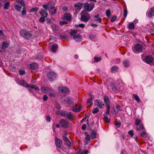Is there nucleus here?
Instances as JSON below:
<instances>
[{"label": "nucleus", "mask_w": 154, "mask_h": 154, "mask_svg": "<svg viewBox=\"0 0 154 154\" xmlns=\"http://www.w3.org/2000/svg\"><path fill=\"white\" fill-rule=\"evenodd\" d=\"M20 35L26 40H29L32 36V35L26 29H22L20 31Z\"/></svg>", "instance_id": "f257e3e1"}, {"label": "nucleus", "mask_w": 154, "mask_h": 154, "mask_svg": "<svg viewBox=\"0 0 154 154\" xmlns=\"http://www.w3.org/2000/svg\"><path fill=\"white\" fill-rule=\"evenodd\" d=\"M81 20L84 22H87L91 19L90 14L84 10H83L81 12Z\"/></svg>", "instance_id": "f03ea898"}, {"label": "nucleus", "mask_w": 154, "mask_h": 154, "mask_svg": "<svg viewBox=\"0 0 154 154\" xmlns=\"http://www.w3.org/2000/svg\"><path fill=\"white\" fill-rule=\"evenodd\" d=\"M94 7V4L93 2H91L89 4L85 3L84 4V8L85 11L90 12L93 10Z\"/></svg>", "instance_id": "7ed1b4c3"}, {"label": "nucleus", "mask_w": 154, "mask_h": 154, "mask_svg": "<svg viewBox=\"0 0 154 154\" xmlns=\"http://www.w3.org/2000/svg\"><path fill=\"white\" fill-rule=\"evenodd\" d=\"M104 100L105 105H106V108H107L106 113L107 114H108L110 112V102L109 101V97L106 95H105L104 96Z\"/></svg>", "instance_id": "20e7f679"}, {"label": "nucleus", "mask_w": 154, "mask_h": 154, "mask_svg": "<svg viewBox=\"0 0 154 154\" xmlns=\"http://www.w3.org/2000/svg\"><path fill=\"white\" fill-rule=\"evenodd\" d=\"M144 61L151 66L154 65V58L152 56H146Z\"/></svg>", "instance_id": "39448f33"}, {"label": "nucleus", "mask_w": 154, "mask_h": 154, "mask_svg": "<svg viewBox=\"0 0 154 154\" xmlns=\"http://www.w3.org/2000/svg\"><path fill=\"white\" fill-rule=\"evenodd\" d=\"M67 133H65L63 135L62 137L63 138V140L65 142V144L67 147L69 148H70L71 146V143L67 136Z\"/></svg>", "instance_id": "423d86ee"}, {"label": "nucleus", "mask_w": 154, "mask_h": 154, "mask_svg": "<svg viewBox=\"0 0 154 154\" xmlns=\"http://www.w3.org/2000/svg\"><path fill=\"white\" fill-rule=\"evenodd\" d=\"M56 74L53 72H50L48 73L47 77L50 81L55 80L56 78Z\"/></svg>", "instance_id": "0eeeda50"}, {"label": "nucleus", "mask_w": 154, "mask_h": 154, "mask_svg": "<svg viewBox=\"0 0 154 154\" xmlns=\"http://www.w3.org/2000/svg\"><path fill=\"white\" fill-rule=\"evenodd\" d=\"M143 47L141 45L139 44H136L133 49L134 52L135 53H137L138 52H141L142 50Z\"/></svg>", "instance_id": "6e6552de"}, {"label": "nucleus", "mask_w": 154, "mask_h": 154, "mask_svg": "<svg viewBox=\"0 0 154 154\" xmlns=\"http://www.w3.org/2000/svg\"><path fill=\"white\" fill-rule=\"evenodd\" d=\"M62 102L63 103L71 104L73 103V99L70 97H67L63 100L62 101Z\"/></svg>", "instance_id": "1a4fd4ad"}, {"label": "nucleus", "mask_w": 154, "mask_h": 154, "mask_svg": "<svg viewBox=\"0 0 154 154\" xmlns=\"http://www.w3.org/2000/svg\"><path fill=\"white\" fill-rule=\"evenodd\" d=\"M62 19L64 20H66L68 22L70 21L72 19V16L68 13H66L62 17Z\"/></svg>", "instance_id": "9d476101"}, {"label": "nucleus", "mask_w": 154, "mask_h": 154, "mask_svg": "<svg viewBox=\"0 0 154 154\" xmlns=\"http://www.w3.org/2000/svg\"><path fill=\"white\" fill-rule=\"evenodd\" d=\"M55 143L56 146L59 149H61L63 146L62 141L60 139L56 137L55 139Z\"/></svg>", "instance_id": "9b49d317"}, {"label": "nucleus", "mask_w": 154, "mask_h": 154, "mask_svg": "<svg viewBox=\"0 0 154 154\" xmlns=\"http://www.w3.org/2000/svg\"><path fill=\"white\" fill-rule=\"evenodd\" d=\"M60 124L62 128H67L68 126V122L66 120L62 119L60 121Z\"/></svg>", "instance_id": "f8f14e48"}, {"label": "nucleus", "mask_w": 154, "mask_h": 154, "mask_svg": "<svg viewBox=\"0 0 154 154\" xmlns=\"http://www.w3.org/2000/svg\"><path fill=\"white\" fill-rule=\"evenodd\" d=\"M94 104L95 106L101 109L104 106V104L103 103L102 101L99 99H97L95 100Z\"/></svg>", "instance_id": "ddd939ff"}, {"label": "nucleus", "mask_w": 154, "mask_h": 154, "mask_svg": "<svg viewBox=\"0 0 154 154\" xmlns=\"http://www.w3.org/2000/svg\"><path fill=\"white\" fill-rule=\"evenodd\" d=\"M56 114L57 115H60L64 117H66L68 116V112L66 111L61 110L57 112Z\"/></svg>", "instance_id": "4468645a"}, {"label": "nucleus", "mask_w": 154, "mask_h": 154, "mask_svg": "<svg viewBox=\"0 0 154 154\" xmlns=\"http://www.w3.org/2000/svg\"><path fill=\"white\" fill-rule=\"evenodd\" d=\"M73 38L76 41L80 42L82 39V36L79 34H78L73 36Z\"/></svg>", "instance_id": "2eb2a0df"}, {"label": "nucleus", "mask_w": 154, "mask_h": 154, "mask_svg": "<svg viewBox=\"0 0 154 154\" xmlns=\"http://www.w3.org/2000/svg\"><path fill=\"white\" fill-rule=\"evenodd\" d=\"M58 90L60 92L63 94L67 93L69 91L68 88L64 87H59Z\"/></svg>", "instance_id": "dca6fc26"}, {"label": "nucleus", "mask_w": 154, "mask_h": 154, "mask_svg": "<svg viewBox=\"0 0 154 154\" xmlns=\"http://www.w3.org/2000/svg\"><path fill=\"white\" fill-rule=\"evenodd\" d=\"M41 89V91L44 93H47L51 91V89L46 86L42 87Z\"/></svg>", "instance_id": "f3484780"}, {"label": "nucleus", "mask_w": 154, "mask_h": 154, "mask_svg": "<svg viewBox=\"0 0 154 154\" xmlns=\"http://www.w3.org/2000/svg\"><path fill=\"white\" fill-rule=\"evenodd\" d=\"M42 16L44 17H47L48 14V13L46 11V10L41 9V11L39 13Z\"/></svg>", "instance_id": "a211bd4d"}, {"label": "nucleus", "mask_w": 154, "mask_h": 154, "mask_svg": "<svg viewBox=\"0 0 154 154\" xmlns=\"http://www.w3.org/2000/svg\"><path fill=\"white\" fill-rule=\"evenodd\" d=\"M82 4L81 2H78L76 3L74 5V7L79 10H80L82 8Z\"/></svg>", "instance_id": "6ab92c4d"}, {"label": "nucleus", "mask_w": 154, "mask_h": 154, "mask_svg": "<svg viewBox=\"0 0 154 154\" xmlns=\"http://www.w3.org/2000/svg\"><path fill=\"white\" fill-rule=\"evenodd\" d=\"M9 44L7 42H4L2 44V48L3 50H5L9 47Z\"/></svg>", "instance_id": "aec40b11"}, {"label": "nucleus", "mask_w": 154, "mask_h": 154, "mask_svg": "<svg viewBox=\"0 0 154 154\" xmlns=\"http://www.w3.org/2000/svg\"><path fill=\"white\" fill-rule=\"evenodd\" d=\"M99 14H97L96 15L94 16V20L95 21H98L100 23L102 22V19L101 18L99 17Z\"/></svg>", "instance_id": "412c9836"}, {"label": "nucleus", "mask_w": 154, "mask_h": 154, "mask_svg": "<svg viewBox=\"0 0 154 154\" xmlns=\"http://www.w3.org/2000/svg\"><path fill=\"white\" fill-rule=\"evenodd\" d=\"M30 66L31 69L34 70L38 67V64L36 63H34L30 64Z\"/></svg>", "instance_id": "4be33fe9"}, {"label": "nucleus", "mask_w": 154, "mask_h": 154, "mask_svg": "<svg viewBox=\"0 0 154 154\" xmlns=\"http://www.w3.org/2000/svg\"><path fill=\"white\" fill-rule=\"evenodd\" d=\"M19 85L23 86L25 87H27L28 85L24 80H21L19 83Z\"/></svg>", "instance_id": "5701e85b"}, {"label": "nucleus", "mask_w": 154, "mask_h": 154, "mask_svg": "<svg viewBox=\"0 0 154 154\" xmlns=\"http://www.w3.org/2000/svg\"><path fill=\"white\" fill-rule=\"evenodd\" d=\"M154 15V8H152L149 13L148 16L150 18H151Z\"/></svg>", "instance_id": "b1692460"}, {"label": "nucleus", "mask_w": 154, "mask_h": 154, "mask_svg": "<svg viewBox=\"0 0 154 154\" xmlns=\"http://www.w3.org/2000/svg\"><path fill=\"white\" fill-rule=\"evenodd\" d=\"M57 45L55 43L53 44L52 47L51 51L54 52H55L57 50Z\"/></svg>", "instance_id": "393cba45"}, {"label": "nucleus", "mask_w": 154, "mask_h": 154, "mask_svg": "<svg viewBox=\"0 0 154 154\" xmlns=\"http://www.w3.org/2000/svg\"><path fill=\"white\" fill-rule=\"evenodd\" d=\"M91 136V138L92 139H94L97 136L96 132L94 130H92Z\"/></svg>", "instance_id": "a878e982"}, {"label": "nucleus", "mask_w": 154, "mask_h": 154, "mask_svg": "<svg viewBox=\"0 0 154 154\" xmlns=\"http://www.w3.org/2000/svg\"><path fill=\"white\" fill-rule=\"evenodd\" d=\"M16 2L23 7H25L26 5L25 2L23 0H16Z\"/></svg>", "instance_id": "bb28decb"}, {"label": "nucleus", "mask_w": 154, "mask_h": 154, "mask_svg": "<svg viewBox=\"0 0 154 154\" xmlns=\"http://www.w3.org/2000/svg\"><path fill=\"white\" fill-rule=\"evenodd\" d=\"M80 109L81 108L80 106H76L73 107L72 110L74 112H77L80 111Z\"/></svg>", "instance_id": "cd10ccee"}, {"label": "nucleus", "mask_w": 154, "mask_h": 154, "mask_svg": "<svg viewBox=\"0 0 154 154\" xmlns=\"http://www.w3.org/2000/svg\"><path fill=\"white\" fill-rule=\"evenodd\" d=\"M77 31L78 30H77L72 29L70 33V35L73 37V36L76 35L77 33Z\"/></svg>", "instance_id": "c85d7f7f"}, {"label": "nucleus", "mask_w": 154, "mask_h": 154, "mask_svg": "<svg viewBox=\"0 0 154 154\" xmlns=\"http://www.w3.org/2000/svg\"><path fill=\"white\" fill-rule=\"evenodd\" d=\"M133 96L137 103H139L140 102V99L139 96L137 94H134L133 95Z\"/></svg>", "instance_id": "c756f323"}, {"label": "nucleus", "mask_w": 154, "mask_h": 154, "mask_svg": "<svg viewBox=\"0 0 154 154\" xmlns=\"http://www.w3.org/2000/svg\"><path fill=\"white\" fill-rule=\"evenodd\" d=\"M92 97L91 98H90L88 99L87 101V103L88 105H91L93 104L92 101L93 100V97Z\"/></svg>", "instance_id": "7c9ffc66"}, {"label": "nucleus", "mask_w": 154, "mask_h": 154, "mask_svg": "<svg viewBox=\"0 0 154 154\" xmlns=\"http://www.w3.org/2000/svg\"><path fill=\"white\" fill-rule=\"evenodd\" d=\"M84 134H85L86 137H85V140L87 141H89L90 139V135L87 132H85L84 133Z\"/></svg>", "instance_id": "2f4dec72"}, {"label": "nucleus", "mask_w": 154, "mask_h": 154, "mask_svg": "<svg viewBox=\"0 0 154 154\" xmlns=\"http://www.w3.org/2000/svg\"><path fill=\"white\" fill-rule=\"evenodd\" d=\"M134 24L133 23H131L128 25V28L129 29H134Z\"/></svg>", "instance_id": "473e14b6"}, {"label": "nucleus", "mask_w": 154, "mask_h": 154, "mask_svg": "<svg viewBox=\"0 0 154 154\" xmlns=\"http://www.w3.org/2000/svg\"><path fill=\"white\" fill-rule=\"evenodd\" d=\"M39 8L38 7L33 8H32L29 11L30 12H37L38 11Z\"/></svg>", "instance_id": "72a5a7b5"}, {"label": "nucleus", "mask_w": 154, "mask_h": 154, "mask_svg": "<svg viewBox=\"0 0 154 154\" xmlns=\"http://www.w3.org/2000/svg\"><path fill=\"white\" fill-rule=\"evenodd\" d=\"M67 117V119L69 120H71L73 117V113L72 112H69V114L68 113V116Z\"/></svg>", "instance_id": "f704fd0d"}, {"label": "nucleus", "mask_w": 154, "mask_h": 154, "mask_svg": "<svg viewBox=\"0 0 154 154\" xmlns=\"http://www.w3.org/2000/svg\"><path fill=\"white\" fill-rule=\"evenodd\" d=\"M10 4V2L8 1L5 3L4 7V9H8V7L9 6Z\"/></svg>", "instance_id": "c9c22d12"}, {"label": "nucleus", "mask_w": 154, "mask_h": 154, "mask_svg": "<svg viewBox=\"0 0 154 154\" xmlns=\"http://www.w3.org/2000/svg\"><path fill=\"white\" fill-rule=\"evenodd\" d=\"M144 126L142 124H141L139 127H136V130L137 131H141L144 129Z\"/></svg>", "instance_id": "e433bc0d"}, {"label": "nucleus", "mask_w": 154, "mask_h": 154, "mask_svg": "<svg viewBox=\"0 0 154 154\" xmlns=\"http://www.w3.org/2000/svg\"><path fill=\"white\" fill-rule=\"evenodd\" d=\"M49 4H50V2H48L46 4L43 5L42 7L45 9V10H47L48 7L49 6Z\"/></svg>", "instance_id": "4c0bfd02"}, {"label": "nucleus", "mask_w": 154, "mask_h": 154, "mask_svg": "<svg viewBox=\"0 0 154 154\" xmlns=\"http://www.w3.org/2000/svg\"><path fill=\"white\" fill-rule=\"evenodd\" d=\"M106 15L107 17L109 18L111 16V11L109 9H107L106 11Z\"/></svg>", "instance_id": "58836bf2"}, {"label": "nucleus", "mask_w": 154, "mask_h": 154, "mask_svg": "<svg viewBox=\"0 0 154 154\" xmlns=\"http://www.w3.org/2000/svg\"><path fill=\"white\" fill-rule=\"evenodd\" d=\"M15 8L17 11H20L22 9V7L18 5H15Z\"/></svg>", "instance_id": "ea45409f"}, {"label": "nucleus", "mask_w": 154, "mask_h": 154, "mask_svg": "<svg viewBox=\"0 0 154 154\" xmlns=\"http://www.w3.org/2000/svg\"><path fill=\"white\" fill-rule=\"evenodd\" d=\"M115 125L116 127L117 128H119L121 125V122L120 121H117L115 123Z\"/></svg>", "instance_id": "a19ab883"}, {"label": "nucleus", "mask_w": 154, "mask_h": 154, "mask_svg": "<svg viewBox=\"0 0 154 154\" xmlns=\"http://www.w3.org/2000/svg\"><path fill=\"white\" fill-rule=\"evenodd\" d=\"M123 64L124 66L126 67H127L129 65V62L128 60H125L123 62Z\"/></svg>", "instance_id": "79ce46f5"}, {"label": "nucleus", "mask_w": 154, "mask_h": 154, "mask_svg": "<svg viewBox=\"0 0 154 154\" xmlns=\"http://www.w3.org/2000/svg\"><path fill=\"white\" fill-rule=\"evenodd\" d=\"M94 61L96 62L100 61L101 59V57H94Z\"/></svg>", "instance_id": "37998d69"}, {"label": "nucleus", "mask_w": 154, "mask_h": 154, "mask_svg": "<svg viewBox=\"0 0 154 154\" xmlns=\"http://www.w3.org/2000/svg\"><path fill=\"white\" fill-rule=\"evenodd\" d=\"M46 18V17L42 16V17H41L39 19V22L42 23H44L45 20V18Z\"/></svg>", "instance_id": "c03bdc74"}, {"label": "nucleus", "mask_w": 154, "mask_h": 154, "mask_svg": "<svg viewBox=\"0 0 154 154\" xmlns=\"http://www.w3.org/2000/svg\"><path fill=\"white\" fill-rule=\"evenodd\" d=\"M31 88H32V89H34L36 91H39V88L36 86V85H31Z\"/></svg>", "instance_id": "a18cd8bd"}, {"label": "nucleus", "mask_w": 154, "mask_h": 154, "mask_svg": "<svg viewBox=\"0 0 154 154\" xmlns=\"http://www.w3.org/2000/svg\"><path fill=\"white\" fill-rule=\"evenodd\" d=\"M141 122L140 119H137L135 121V125L136 126H138L141 123Z\"/></svg>", "instance_id": "49530a36"}, {"label": "nucleus", "mask_w": 154, "mask_h": 154, "mask_svg": "<svg viewBox=\"0 0 154 154\" xmlns=\"http://www.w3.org/2000/svg\"><path fill=\"white\" fill-rule=\"evenodd\" d=\"M105 120L107 123H109L110 122V119L108 117L105 116V114L103 115Z\"/></svg>", "instance_id": "de8ad7c7"}, {"label": "nucleus", "mask_w": 154, "mask_h": 154, "mask_svg": "<svg viewBox=\"0 0 154 154\" xmlns=\"http://www.w3.org/2000/svg\"><path fill=\"white\" fill-rule=\"evenodd\" d=\"M52 28L54 30H58L59 29L58 26L57 25H56L55 24L53 25Z\"/></svg>", "instance_id": "09e8293b"}, {"label": "nucleus", "mask_w": 154, "mask_h": 154, "mask_svg": "<svg viewBox=\"0 0 154 154\" xmlns=\"http://www.w3.org/2000/svg\"><path fill=\"white\" fill-rule=\"evenodd\" d=\"M99 112V110L97 108H96L94 109L92 111V113L94 114H96Z\"/></svg>", "instance_id": "8fccbe9b"}, {"label": "nucleus", "mask_w": 154, "mask_h": 154, "mask_svg": "<svg viewBox=\"0 0 154 154\" xmlns=\"http://www.w3.org/2000/svg\"><path fill=\"white\" fill-rule=\"evenodd\" d=\"M68 23V22L67 21H60V24L61 26L63 25L66 24Z\"/></svg>", "instance_id": "3c124183"}, {"label": "nucleus", "mask_w": 154, "mask_h": 154, "mask_svg": "<svg viewBox=\"0 0 154 154\" xmlns=\"http://www.w3.org/2000/svg\"><path fill=\"white\" fill-rule=\"evenodd\" d=\"M21 13L22 15H25L26 14V9L25 7H23V10L21 11Z\"/></svg>", "instance_id": "603ef678"}, {"label": "nucleus", "mask_w": 154, "mask_h": 154, "mask_svg": "<svg viewBox=\"0 0 154 154\" xmlns=\"http://www.w3.org/2000/svg\"><path fill=\"white\" fill-rule=\"evenodd\" d=\"M118 68L116 66H113L112 69L111 70L112 71H116L118 69Z\"/></svg>", "instance_id": "864d4df0"}, {"label": "nucleus", "mask_w": 154, "mask_h": 154, "mask_svg": "<svg viewBox=\"0 0 154 154\" xmlns=\"http://www.w3.org/2000/svg\"><path fill=\"white\" fill-rule=\"evenodd\" d=\"M116 18L117 17L116 16H112L111 20V22H114L115 21L116 19Z\"/></svg>", "instance_id": "5fc2aeb1"}, {"label": "nucleus", "mask_w": 154, "mask_h": 154, "mask_svg": "<svg viewBox=\"0 0 154 154\" xmlns=\"http://www.w3.org/2000/svg\"><path fill=\"white\" fill-rule=\"evenodd\" d=\"M128 13V11L127 9H124V16L126 17L127 16Z\"/></svg>", "instance_id": "6e6d98bb"}, {"label": "nucleus", "mask_w": 154, "mask_h": 154, "mask_svg": "<svg viewBox=\"0 0 154 154\" xmlns=\"http://www.w3.org/2000/svg\"><path fill=\"white\" fill-rule=\"evenodd\" d=\"M20 75H22L25 74V71L24 70H20L19 71Z\"/></svg>", "instance_id": "4d7b16f0"}, {"label": "nucleus", "mask_w": 154, "mask_h": 154, "mask_svg": "<svg viewBox=\"0 0 154 154\" xmlns=\"http://www.w3.org/2000/svg\"><path fill=\"white\" fill-rule=\"evenodd\" d=\"M146 132L144 131H142L140 134V136L141 137H144L146 135Z\"/></svg>", "instance_id": "13d9d810"}, {"label": "nucleus", "mask_w": 154, "mask_h": 154, "mask_svg": "<svg viewBox=\"0 0 154 154\" xmlns=\"http://www.w3.org/2000/svg\"><path fill=\"white\" fill-rule=\"evenodd\" d=\"M50 2V4H49V6L48 7V8H50L51 9H54V7L52 5L51 2L50 1V2Z\"/></svg>", "instance_id": "bf43d9fd"}, {"label": "nucleus", "mask_w": 154, "mask_h": 154, "mask_svg": "<svg viewBox=\"0 0 154 154\" xmlns=\"http://www.w3.org/2000/svg\"><path fill=\"white\" fill-rule=\"evenodd\" d=\"M27 87L28 88V89L30 92H32V88H31V85H28L27 86Z\"/></svg>", "instance_id": "052dcab7"}, {"label": "nucleus", "mask_w": 154, "mask_h": 154, "mask_svg": "<svg viewBox=\"0 0 154 154\" xmlns=\"http://www.w3.org/2000/svg\"><path fill=\"white\" fill-rule=\"evenodd\" d=\"M88 116H89L88 115H85V117L82 119L81 120V122H83V121L84 120H85L87 118H88Z\"/></svg>", "instance_id": "680f3d73"}, {"label": "nucleus", "mask_w": 154, "mask_h": 154, "mask_svg": "<svg viewBox=\"0 0 154 154\" xmlns=\"http://www.w3.org/2000/svg\"><path fill=\"white\" fill-rule=\"evenodd\" d=\"M48 97L46 95H45L43 97V100L44 101H46L48 100Z\"/></svg>", "instance_id": "e2e57ef3"}, {"label": "nucleus", "mask_w": 154, "mask_h": 154, "mask_svg": "<svg viewBox=\"0 0 154 154\" xmlns=\"http://www.w3.org/2000/svg\"><path fill=\"white\" fill-rule=\"evenodd\" d=\"M128 134L131 135V137H132L134 135L133 132L132 130H131L128 132Z\"/></svg>", "instance_id": "0e129e2a"}, {"label": "nucleus", "mask_w": 154, "mask_h": 154, "mask_svg": "<svg viewBox=\"0 0 154 154\" xmlns=\"http://www.w3.org/2000/svg\"><path fill=\"white\" fill-rule=\"evenodd\" d=\"M86 128V125L85 124H83L82 127V129L83 130L85 131V130Z\"/></svg>", "instance_id": "69168bd1"}, {"label": "nucleus", "mask_w": 154, "mask_h": 154, "mask_svg": "<svg viewBox=\"0 0 154 154\" xmlns=\"http://www.w3.org/2000/svg\"><path fill=\"white\" fill-rule=\"evenodd\" d=\"M46 21L47 23L51 24L52 23L51 19L49 18H47Z\"/></svg>", "instance_id": "338daca9"}, {"label": "nucleus", "mask_w": 154, "mask_h": 154, "mask_svg": "<svg viewBox=\"0 0 154 154\" xmlns=\"http://www.w3.org/2000/svg\"><path fill=\"white\" fill-rule=\"evenodd\" d=\"M116 108L118 111H121L120 106L119 105H117L116 106Z\"/></svg>", "instance_id": "774afa93"}]
</instances>
